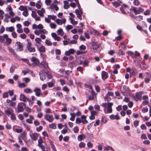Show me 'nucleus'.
I'll list each match as a JSON object with an SVG mask.
<instances>
[{
  "mask_svg": "<svg viewBox=\"0 0 151 151\" xmlns=\"http://www.w3.org/2000/svg\"><path fill=\"white\" fill-rule=\"evenodd\" d=\"M55 21L57 24L59 25H61L62 24H65L66 22V19L64 18L62 19H57L55 20Z\"/></svg>",
  "mask_w": 151,
  "mask_h": 151,
  "instance_id": "f8f14e48",
  "label": "nucleus"
},
{
  "mask_svg": "<svg viewBox=\"0 0 151 151\" xmlns=\"http://www.w3.org/2000/svg\"><path fill=\"white\" fill-rule=\"evenodd\" d=\"M138 9H135L134 10V13L136 15L139 14L143 12L144 9L141 7H138L137 8Z\"/></svg>",
  "mask_w": 151,
  "mask_h": 151,
  "instance_id": "2eb2a0df",
  "label": "nucleus"
},
{
  "mask_svg": "<svg viewBox=\"0 0 151 151\" xmlns=\"http://www.w3.org/2000/svg\"><path fill=\"white\" fill-rule=\"evenodd\" d=\"M85 143L83 142H81L79 144V147L80 148H84L85 147Z\"/></svg>",
  "mask_w": 151,
  "mask_h": 151,
  "instance_id": "f704fd0d",
  "label": "nucleus"
},
{
  "mask_svg": "<svg viewBox=\"0 0 151 151\" xmlns=\"http://www.w3.org/2000/svg\"><path fill=\"white\" fill-rule=\"evenodd\" d=\"M133 3L134 5L138 6L140 4V2L138 0H134Z\"/></svg>",
  "mask_w": 151,
  "mask_h": 151,
  "instance_id": "37998d69",
  "label": "nucleus"
},
{
  "mask_svg": "<svg viewBox=\"0 0 151 151\" xmlns=\"http://www.w3.org/2000/svg\"><path fill=\"white\" fill-rule=\"evenodd\" d=\"M16 44L17 45V49L19 51H22L23 50V46L22 44L19 42H17Z\"/></svg>",
  "mask_w": 151,
  "mask_h": 151,
  "instance_id": "f3484780",
  "label": "nucleus"
},
{
  "mask_svg": "<svg viewBox=\"0 0 151 151\" xmlns=\"http://www.w3.org/2000/svg\"><path fill=\"white\" fill-rule=\"evenodd\" d=\"M121 93L123 95H124V93H128L129 91L128 87L126 86H123V87H121L120 88Z\"/></svg>",
  "mask_w": 151,
  "mask_h": 151,
  "instance_id": "1a4fd4ad",
  "label": "nucleus"
},
{
  "mask_svg": "<svg viewBox=\"0 0 151 151\" xmlns=\"http://www.w3.org/2000/svg\"><path fill=\"white\" fill-rule=\"evenodd\" d=\"M37 29H42L43 28V26L42 24H40L38 25H37Z\"/></svg>",
  "mask_w": 151,
  "mask_h": 151,
  "instance_id": "774afa93",
  "label": "nucleus"
},
{
  "mask_svg": "<svg viewBox=\"0 0 151 151\" xmlns=\"http://www.w3.org/2000/svg\"><path fill=\"white\" fill-rule=\"evenodd\" d=\"M73 28V26L71 25H68L65 27V29L66 30L68 31L70 29H72Z\"/></svg>",
  "mask_w": 151,
  "mask_h": 151,
  "instance_id": "c03bdc74",
  "label": "nucleus"
},
{
  "mask_svg": "<svg viewBox=\"0 0 151 151\" xmlns=\"http://www.w3.org/2000/svg\"><path fill=\"white\" fill-rule=\"evenodd\" d=\"M15 69V67L14 65H12L10 68V72L11 73H13Z\"/></svg>",
  "mask_w": 151,
  "mask_h": 151,
  "instance_id": "603ef678",
  "label": "nucleus"
},
{
  "mask_svg": "<svg viewBox=\"0 0 151 151\" xmlns=\"http://www.w3.org/2000/svg\"><path fill=\"white\" fill-rule=\"evenodd\" d=\"M74 52V50L73 49H70L68 51L65 52V55L67 56H69L71 54H73Z\"/></svg>",
  "mask_w": 151,
  "mask_h": 151,
  "instance_id": "6ab92c4d",
  "label": "nucleus"
},
{
  "mask_svg": "<svg viewBox=\"0 0 151 151\" xmlns=\"http://www.w3.org/2000/svg\"><path fill=\"white\" fill-rule=\"evenodd\" d=\"M35 40L36 42V43H38L39 44L40 43V42L41 41V40L40 38L37 37L35 39Z\"/></svg>",
  "mask_w": 151,
  "mask_h": 151,
  "instance_id": "6e6d98bb",
  "label": "nucleus"
},
{
  "mask_svg": "<svg viewBox=\"0 0 151 151\" xmlns=\"http://www.w3.org/2000/svg\"><path fill=\"white\" fill-rule=\"evenodd\" d=\"M104 150L105 151H108L109 150L112 151H114V149L111 146H108L104 148Z\"/></svg>",
  "mask_w": 151,
  "mask_h": 151,
  "instance_id": "c85d7f7f",
  "label": "nucleus"
},
{
  "mask_svg": "<svg viewBox=\"0 0 151 151\" xmlns=\"http://www.w3.org/2000/svg\"><path fill=\"white\" fill-rule=\"evenodd\" d=\"M49 126L50 128L53 129H55L56 127V126L55 123H52L51 124H49Z\"/></svg>",
  "mask_w": 151,
  "mask_h": 151,
  "instance_id": "8fccbe9b",
  "label": "nucleus"
},
{
  "mask_svg": "<svg viewBox=\"0 0 151 151\" xmlns=\"http://www.w3.org/2000/svg\"><path fill=\"white\" fill-rule=\"evenodd\" d=\"M6 45H9L12 42V40L9 38H6Z\"/></svg>",
  "mask_w": 151,
  "mask_h": 151,
  "instance_id": "c756f323",
  "label": "nucleus"
},
{
  "mask_svg": "<svg viewBox=\"0 0 151 151\" xmlns=\"http://www.w3.org/2000/svg\"><path fill=\"white\" fill-rule=\"evenodd\" d=\"M87 146L88 148H91L93 147V144L90 142L87 143Z\"/></svg>",
  "mask_w": 151,
  "mask_h": 151,
  "instance_id": "5fc2aeb1",
  "label": "nucleus"
},
{
  "mask_svg": "<svg viewBox=\"0 0 151 151\" xmlns=\"http://www.w3.org/2000/svg\"><path fill=\"white\" fill-rule=\"evenodd\" d=\"M34 33L36 35H39L41 33L40 30H36L35 31Z\"/></svg>",
  "mask_w": 151,
  "mask_h": 151,
  "instance_id": "e2e57ef3",
  "label": "nucleus"
},
{
  "mask_svg": "<svg viewBox=\"0 0 151 151\" xmlns=\"http://www.w3.org/2000/svg\"><path fill=\"white\" fill-rule=\"evenodd\" d=\"M63 44L64 45H67L69 44H70V39L69 38L67 39L66 40H63Z\"/></svg>",
  "mask_w": 151,
  "mask_h": 151,
  "instance_id": "473e14b6",
  "label": "nucleus"
},
{
  "mask_svg": "<svg viewBox=\"0 0 151 151\" xmlns=\"http://www.w3.org/2000/svg\"><path fill=\"white\" fill-rule=\"evenodd\" d=\"M44 119L50 122H53L54 118L52 115H50L46 113L44 115Z\"/></svg>",
  "mask_w": 151,
  "mask_h": 151,
  "instance_id": "f03ea898",
  "label": "nucleus"
},
{
  "mask_svg": "<svg viewBox=\"0 0 151 151\" xmlns=\"http://www.w3.org/2000/svg\"><path fill=\"white\" fill-rule=\"evenodd\" d=\"M32 44L31 42H28L27 44V50L30 52H34L35 51V48L32 47Z\"/></svg>",
  "mask_w": 151,
  "mask_h": 151,
  "instance_id": "20e7f679",
  "label": "nucleus"
},
{
  "mask_svg": "<svg viewBox=\"0 0 151 151\" xmlns=\"http://www.w3.org/2000/svg\"><path fill=\"white\" fill-rule=\"evenodd\" d=\"M25 106V104L23 103H19L17 105V111L18 112H22L24 110L23 107Z\"/></svg>",
  "mask_w": 151,
  "mask_h": 151,
  "instance_id": "423d86ee",
  "label": "nucleus"
},
{
  "mask_svg": "<svg viewBox=\"0 0 151 151\" xmlns=\"http://www.w3.org/2000/svg\"><path fill=\"white\" fill-rule=\"evenodd\" d=\"M38 66L41 68H44L47 69L48 68V64L45 61H43L38 65Z\"/></svg>",
  "mask_w": 151,
  "mask_h": 151,
  "instance_id": "0eeeda50",
  "label": "nucleus"
},
{
  "mask_svg": "<svg viewBox=\"0 0 151 151\" xmlns=\"http://www.w3.org/2000/svg\"><path fill=\"white\" fill-rule=\"evenodd\" d=\"M132 69L131 71L130 72V76L131 77L136 76L137 73V72L136 68L132 67Z\"/></svg>",
  "mask_w": 151,
  "mask_h": 151,
  "instance_id": "9b49d317",
  "label": "nucleus"
},
{
  "mask_svg": "<svg viewBox=\"0 0 151 151\" xmlns=\"http://www.w3.org/2000/svg\"><path fill=\"white\" fill-rule=\"evenodd\" d=\"M27 133L25 131H24L21 134V136L23 140H25L26 138Z\"/></svg>",
  "mask_w": 151,
  "mask_h": 151,
  "instance_id": "a878e982",
  "label": "nucleus"
},
{
  "mask_svg": "<svg viewBox=\"0 0 151 151\" xmlns=\"http://www.w3.org/2000/svg\"><path fill=\"white\" fill-rule=\"evenodd\" d=\"M38 146L40 147L42 151H46L45 150V146L43 145L42 144H38Z\"/></svg>",
  "mask_w": 151,
  "mask_h": 151,
  "instance_id": "a19ab883",
  "label": "nucleus"
},
{
  "mask_svg": "<svg viewBox=\"0 0 151 151\" xmlns=\"http://www.w3.org/2000/svg\"><path fill=\"white\" fill-rule=\"evenodd\" d=\"M39 75L41 81H43L46 79V72H45L44 70H41L39 73Z\"/></svg>",
  "mask_w": 151,
  "mask_h": 151,
  "instance_id": "7ed1b4c3",
  "label": "nucleus"
},
{
  "mask_svg": "<svg viewBox=\"0 0 151 151\" xmlns=\"http://www.w3.org/2000/svg\"><path fill=\"white\" fill-rule=\"evenodd\" d=\"M122 3V1L119 0H117V1H114L111 2L115 8H117L119 6L121 5V3Z\"/></svg>",
  "mask_w": 151,
  "mask_h": 151,
  "instance_id": "4468645a",
  "label": "nucleus"
},
{
  "mask_svg": "<svg viewBox=\"0 0 151 151\" xmlns=\"http://www.w3.org/2000/svg\"><path fill=\"white\" fill-rule=\"evenodd\" d=\"M75 64L74 61L70 62L68 64V67L70 68H73L75 66Z\"/></svg>",
  "mask_w": 151,
  "mask_h": 151,
  "instance_id": "cd10ccee",
  "label": "nucleus"
},
{
  "mask_svg": "<svg viewBox=\"0 0 151 151\" xmlns=\"http://www.w3.org/2000/svg\"><path fill=\"white\" fill-rule=\"evenodd\" d=\"M45 43L48 46H51L52 45V43L48 40H46Z\"/></svg>",
  "mask_w": 151,
  "mask_h": 151,
  "instance_id": "09e8293b",
  "label": "nucleus"
},
{
  "mask_svg": "<svg viewBox=\"0 0 151 151\" xmlns=\"http://www.w3.org/2000/svg\"><path fill=\"white\" fill-rule=\"evenodd\" d=\"M148 109L147 107H143L142 109V111L143 113H145L147 112Z\"/></svg>",
  "mask_w": 151,
  "mask_h": 151,
  "instance_id": "680f3d73",
  "label": "nucleus"
},
{
  "mask_svg": "<svg viewBox=\"0 0 151 151\" xmlns=\"http://www.w3.org/2000/svg\"><path fill=\"white\" fill-rule=\"evenodd\" d=\"M108 74L107 72L105 71H103L101 73L102 79L104 80L106 79L108 77Z\"/></svg>",
  "mask_w": 151,
  "mask_h": 151,
  "instance_id": "aec40b11",
  "label": "nucleus"
},
{
  "mask_svg": "<svg viewBox=\"0 0 151 151\" xmlns=\"http://www.w3.org/2000/svg\"><path fill=\"white\" fill-rule=\"evenodd\" d=\"M62 90L64 91L67 92H68L69 91V89L66 86H65L63 87Z\"/></svg>",
  "mask_w": 151,
  "mask_h": 151,
  "instance_id": "3c124183",
  "label": "nucleus"
},
{
  "mask_svg": "<svg viewBox=\"0 0 151 151\" xmlns=\"http://www.w3.org/2000/svg\"><path fill=\"white\" fill-rule=\"evenodd\" d=\"M89 61L87 60H85L83 63V65L84 67H87L88 66Z\"/></svg>",
  "mask_w": 151,
  "mask_h": 151,
  "instance_id": "72a5a7b5",
  "label": "nucleus"
},
{
  "mask_svg": "<svg viewBox=\"0 0 151 151\" xmlns=\"http://www.w3.org/2000/svg\"><path fill=\"white\" fill-rule=\"evenodd\" d=\"M51 7L52 9L54 8L56 11H58L59 9L58 6L53 4L51 5Z\"/></svg>",
  "mask_w": 151,
  "mask_h": 151,
  "instance_id": "e433bc0d",
  "label": "nucleus"
},
{
  "mask_svg": "<svg viewBox=\"0 0 151 151\" xmlns=\"http://www.w3.org/2000/svg\"><path fill=\"white\" fill-rule=\"evenodd\" d=\"M56 95L60 97L61 99L63 97V93L60 92H58L56 93Z\"/></svg>",
  "mask_w": 151,
  "mask_h": 151,
  "instance_id": "864d4df0",
  "label": "nucleus"
},
{
  "mask_svg": "<svg viewBox=\"0 0 151 151\" xmlns=\"http://www.w3.org/2000/svg\"><path fill=\"white\" fill-rule=\"evenodd\" d=\"M6 30L7 32H13L14 31V29L13 27L11 26L9 27H6Z\"/></svg>",
  "mask_w": 151,
  "mask_h": 151,
  "instance_id": "393cba45",
  "label": "nucleus"
},
{
  "mask_svg": "<svg viewBox=\"0 0 151 151\" xmlns=\"http://www.w3.org/2000/svg\"><path fill=\"white\" fill-rule=\"evenodd\" d=\"M76 5H77L78 9H76L75 10V13L78 18L81 20L82 19L81 15L83 13V12L80 9V6L78 0L76 2Z\"/></svg>",
  "mask_w": 151,
  "mask_h": 151,
  "instance_id": "f257e3e1",
  "label": "nucleus"
},
{
  "mask_svg": "<svg viewBox=\"0 0 151 151\" xmlns=\"http://www.w3.org/2000/svg\"><path fill=\"white\" fill-rule=\"evenodd\" d=\"M50 27L52 29H55L56 26V25L54 23H51L50 24Z\"/></svg>",
  "mask_w": 151,
  "mask_h": 151,
  "instance_id": "49530a36",
  "label": "nucleus"
},
{
  "mask_svg": "<svg viewBox=\"0 0 151 151\" xmlns=\"http://www.w3.org/2000/svg\"><path fill=\"white\" fill-rule=\"evenodd\" d=\"M22 14L25 17H27L28 15L29 14L27 8L25 9V10L22 13Z\"/></svg>",
  "mask_w": 151,
  "mask_h": 151,
  "instance_id": "c9c22d12",
  "label": "nucleus"
},
{
  "mask_svg": "<svg viewBox=\"0 0 151 151\" xmlns=\"http://www.w3.org/2000/svg\"><path fill=\"white\" fill-rule=\"evenodd\" d=\"M55 83V80L54 79H52L51 81L50 82L47 83L48 86L49 87H52L54 85V83Z\"/></svg>",
  "mask_w": 151,
  "mask_h": 151,
  "instance_id": "4be33fe9",
  "label": "nucleus"
},
{
  "mask_svg": "<svg viewBox=\"0 0 151 151\" xmlns=\"http://www.w3.org/2000/svg\"><path fill=\"white\" fill-rule=\"evenodd\" d=\"M30 60L34 64L36 65H37L39 63V61L38 60H37V58L35 57H32L30 59Z\"/></svg>",
  "mask_w": 151,
  "mask_h": 151,
  "instance_id": "412c9836",
  "label": "nucleus"
},
{
  "mask_svg": "<svg viewBox=\"0 0 151 151\" xmlns=\"http://www.w3.org/2000/svg\"><path fill=\"white\" fill-rule=\"evenodd\" d=\"M142 94V92H138L136 93H135V98L134 100L136 101H140L141 99Z\"/></svg>",
  "mask_w": 151,
  "mask_h": 151,
  "instance_id": "39448f33",
  "label": "nucleus"
},
{
  "mask_svg": "<svg viewBox=\"0 0 151 151\" xmlns=\"http://www.w3.org/2000/svg\"><path fill=\"white\" fill-rule=\"evenodd\" d=\"M5 112L8 116H9L10 115H11L14 113L13 110L10 109H8L7 110H5Z\"/></svg>",
  "mask_w": 151,
  "mask_h": 151,
  "instance_id": "5701e85b",
  "label": "nucleus"
},
{
  "mask_svg": "<svg viewBox=\"0 0 151 151\" xmlns=\"http://www.w3.org/2000/svg\"><path fill=\"white\" fill-rule=\"evenodd\" d=\"M24 92L27 93H32L31 89L29 88H26L24 89Z\"/></svg>",
  "mask_w": 151,
  "mask_h": 151,
  "instance_id": "58836bf2",
  "label": "nucleus"
},
{
  "mask_svg": "<svg viewBox=\"0 0 151 151\" xmlns=\"http://www.w3.org/2000/svg\"><path fill=\"white\" fill-rule=\"evenodd\" d=\"M8 49L9 51L10 52H11L12 54L14 55H15L16 54L15 51H14V50L12 49V48L10 47H8Z\"/></svg>",
  "mask_w": 151,
  "mask_h": 151,
  "instance_id": "ea45409f",
  "label": "nucleus"
},
{
  "mask_svg": "<svg viewBox=\"0 0 151 151\" xmlns=\"http://www.w3.org/2000/svg\"><path fill=\"white\" fill-rule=\"evenodd\" d=\"M92 47L93 50H96L99 47V45L94 42L92 43Z\"/></svg>",
  "mask_w": 151,
  "mask_h": 151,
  "instance_id": "b1692460",
  "label": "nucleus"
},
{
  "mask_svg": "<svg viewBox=\"0 0 151 151\" xmlns=\"http://www.w3.org/2000/svg\"><path fill=\"white\" fill-rule=\"evenodd\" d=\"M46 75L49 79H50L52 78V75L49 72H46Z\"/></svg>",
  "mask_w": 151,
  "mask_h": 151,
  "instance_id": "13d9d810",
  "label": "nucleus"
},
{
  "mask_svg": "<svg viewBox=\"0 0 151 151\" xmlns=\"http://www.w3.org/2000/svg\"><path fill=\"white\" fill-rule=\"evenodd\" d=\"M20 99L21 101H23L24 102H26L28 101L30 104V102L31 101V100L28 99L24 95L21 94L20 96Z\"/></svg>",
  "mask_w": 151,
  "mask_h": 151,
  "instance_id": "6e6552de",
  "label": "nucleus"
},
{
  "mask_svg": "<svg viewBox=\"0 0 151 151\" xmlns=\"http://www.w3.org/2000/svg\"><path fill=\"white\" fill-rule=\"evenodd\" d=\"M39 134L37 133H32L30 134V136L32 140L36 141L38 138Z\"/></svg>",
  "mask_w": 151,
  "mask_h": 151,
  "instance_id": "9d476101",
  "label": "nucleus"
},
{
  "mask_svg": "<svg viewBox=\"0 0 151 151\" xmlns=\"http://www.w3.org/2000/svg\"><path fill=\"white\" fill-rule=\"evenodd\" d=\"M45 12V9L42 8L40 10H38L37 12L38 14L41 17H43L44 16L43 13Z\"/></svg>",
  "mask_w": 151,
  "mask_h": 151,
  "instance_id": "a211bd4d",
  "label": "nucleus"
},
{
  "mask_svg": "<svg viewBox=\"0 0 151 151\" xmlns=\"http://www.w3.org/2000/svg\"><path fill=\"white\" fill-rule=\"evenodd\" d=\"M81 122V121L79 118H77L76 119V122L77 124H80Z\"/></svg>",
  "mask_w": 151,
  "mask_h": 151,
  "instance_id": "0e129e2a",
  "label": "nucleus"
},
{
  "mask_svg": "<svg viewBox=\"0 0 151 151\" xmlns=\"http://www.w3.org/2000/svg\"><path fill=\"white\" fill-rule=\"evenodd\" d=\"M84 138V136L83 134H80L78 137V139L79 141H81Z\"/></svg>",
  "mask_w": 151,
  "mask_h": 151,
  "instance_id": "2f4dec72",
  "label": "nucleus"
},
{
  "mask_svg": "<svg viewBox=\"0 0 151 151\" xmlns=\"http://www.w3.org/2000/svg\"><path fill=\"white\" fill-rule=\"evenodd\" d=\"M11 118L12 120H15L16 119V117L14 113L11 115Z\"/></svg>",
  "mask_w": 151,
  "mask_h": 151,
  "instance_id": "052dcab7",
  "label": "nucleus"
},
{
  "mask_svg": "<svg viewBox=\"0 0 151 151\" xmlns=\"http://www.w3.org/2000/svg\"><path fill=\"white\" fill-rule=\"evenodd\" d=\"M51 36L55 40L58 41H60L61 40L60 37L57 35V34L55 33L52 32L51 33Z\"/></svg>",
  "mask_w": 151,
  "mask_h": 151,
  "instance_id": "dca6fc26",
  "label": "nucleus"
},
{
  "mask_svg": "<svg viewBox=\"0 0 151 151\" xmlns=\"http://www.w3.org/2000/svg\"><path fill=\"white\" fill-rule=\"evenodd\" d=\"M112 107H107V112H106L105 111V113H111L112 112Z\"/></svg>",
  "mask_w": 151,
  "mask_h": 151,
  "instance_id": "79ce46f5",
  "label": "nucleus"
},
{
  "mask_svg": "<svg viewBox=\"0 0 151 151\" xmlns=\"http://www.w3.org/2000/svg\"><path fill=\"white\" fill-rule=\"evenodd\" d=\"M139 122L138 121L135 120L134 122V125L135 127H137L139 124Z\"/></svg>",
  "mask_w": 151,
  "mask_h": 151,
  "instance_id": "69168bd1",
  "label": "nucleus"
},
{
  "mask_svg": "<svg viewBox=\"0 0 151 151\" xmlns=\"http://www.w3.org/2000/svg\"><path fill=\"white\" fill-rule=\"evenodd\" d=\"M57 33L58 35L63 36L64 34V32L61 28H60L57 30Z\"/></svg>",
  "mask_w": 151,
  "mask_h": 151,
  "instance_id": "bb28decb",
  "label": "nucleus"
},
{
  "mask_svg": "<svg viewBox=\"0 0 151 151\" xmlns=\"http://www.w3.org/2000/svg\"><path fill=\"white\" fill-rule=\"evenodd\" d=\"M33 91L35 93V95L36 96L39 97L40 96L41 90L40 88H35L34 89Z\"/></svg>",
  "mask_w": 151,
  "mask_h": 151,
  "instance_id": "ddd939ff",
  "label": "nucleus"
},
{
  "mask_svg": "<svg viewBox=\"0 0 151 151\" xmlns=\"http://www.w3.org/2000/svg\"><path fill=\"white\" fill-rule=\"evenodd\" d=\"M70 115L71 116L70 118V120L72 121H74L75 119V114L74 113H70Z\"/></svg>",
  "mask_w": 151,
  "mask_h": 151,
  "instance_id": "4c0bfd02",
  "label": "nucleus"
},
{
  "mask_svg": "<svg viewBox=\"0 0 151 151\" xmlns=\"http://www.w3.org/2000/svg\"><path fill=\"white\" fill-rule=\"evenodd\" d=\"M40 52H43L45 51V48L44 46L42 45L38 48Z\"/></svg>",
  "mask_w": 151,
  "mask_h": 151,
  "instance_id": "7c9ffc66",
  "label": "nucleus"
},
{
  "mask_svg": "<svg viewBox=\"0 0 151 151\" xmlns=\"http://www.w3.org/2000/svg\"><path fill=\"white\" fill-rule=\"evenodd\" d=\"M150 13V11L149 10H146L144 12V14L145 15H149Z\"/></svg>",
  "mask_w": 151,
  "mask_h": 151,
  "instance_id": "338daca9",
  "label": "nucleus"
},
{
  "mask_svg": "<svg viewBox=\"0 0 151 151\" xmlns=\"http://www.w3.org/2000/svg\"><path fill=\"white\" fill-rule=\"evenodd\" d=\"M73 131L75 133H77L78 132L79 128L78 127L76 126L74 127Z\"/></svg>",
  "mask_w": 151,
  "mask_h": 151,
  "instance_id": "a18cd8bd",
  "label": "nucleus"
},
{
  "mask_svg": "<svg viewBox=\"0 0 151 151\" xmlns=\"http://www.w3.org/2000/svg\"><path fill=\"white\" fill-rule=\"evenodd\" d=\"M48 17H50V18L53 20H55L56 18V16L55 15H48Z\"/></svg>",
  "mask_w": 151,
  "mask_h": 151,
  "instance_id": "4d7b16f0",
  "label": "nucleus"
},
{
  "mask_svg": "<svg viewBox=\"0 0 151 151\" xmlns=\"http://www.w3.org/2000/svg\"><path fill=\"white\" fill-rule=\"evenodd\" d=\"M107 119L105 118V116H102L101 119V122H103L105 124L107 122Z\"/></svg>",
  "mask_w": 151,
  "mask_h": 151,
  "instance_id": "de8ad7c7",
  "label": "nucleus"
},
{
  "mask_svg": "<svg viewBox=\"0 0 151 151\" xmlns=\"http://www.w3.org/2000/svg\"><path fill=\"white\" fill-rule=\"evenodd\" d=\"M20 36V37L23 39H25L26 38V35L24 33L21 34Z\"/></svg>",
  "mask_w": 151,
  "mask_h": 151,
  "instance_id": "bf43d9fd",
  "label": "nucleus"
}]
</instances>
